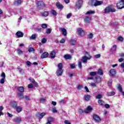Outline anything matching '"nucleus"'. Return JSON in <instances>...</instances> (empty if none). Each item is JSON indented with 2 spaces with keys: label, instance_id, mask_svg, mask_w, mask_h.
Segmentation results:
<instances>
[{
  "label": "nucleus",
  "instance_id": "1",
  "mask_svg": "<svg viewBox=\"0 0 124 124\" xmlns=\"http://www.w3.org/2000/svg\"><path fill=\"white\" fill-rule=\"evenodd\" d=\"M37 8L38 10H42L44 7H46L45 3L43 1H38L37 3Z\"/></svg>",
  "mask_w": 124,
  "mask_h": 124
},
{
  "label": "nucleus",
  "instance_id": "2",
  "mask_svg": "<svg viewBox=\"0 0 124 124\" xmlns=\"http://www.w3.org/2000/svg\"><path fill=\"white\" fill-rule=\"evenodd\" d=\"M109 12H116V9H113L110 7H107L105 9L104 13H109Z\"/></svg>",
  "mask_w": 124,
  "mask_h": 124
},
{
  "label": "nucleus",
  "instance_id": "3",
  "mask_svg": "<svg viewBox=\"0 0 124 124\" xmlns=\"http://www.w3.org/2000/svg\"><path fill=\"white\" fill-rule=\"evenodd\" d=\"M117 7L118 9H123L124 8V0H122L117 4Z\"/></svg>",
  "mask_w": 124,
  "mask_h": 124
},
{
  "label": "nucleus",
  "instance_id": "4",
  "mask_svg": "<svg viewBox=\"0 0 124 124\" xmlns=\"http://www.w3.org/2000/svg\"><path fill=\"white\" fill-rule=\"evenodd\" d=\"M93 119L94 121L97 123H100V122H101V118L96 114L93 115Z\"/></svg>",
  "mask_w": 124,
  "mask_h": 124
},
{
  "label": "nucleus",
  "instance_id": "5",
  "mask_svg": "<svg viewBox=\"0 0 124 124\" xmlns=\"http://www.w3.org/2000/svg\"><path fill=\"white\" fill-rule=\"evenodd\" d=\"M78 31V34L79 36H84L85 35V32H84V30H83L81 28H78L77 30Z\"/></svg>",
  "mask_w": 124,
  "mask_h": 124
},
{
  "label": "nucleus",
  "instance_id": "6",
  "mask_svg": "<svg viewBox=\"0 0 124 124\" xmlns=\"http://www.w3.org/2000/svg\"><path fill=\"white\" fill-rule=\"evenodd\" d=\"M1 77H2V78L0 80V84H4V80H5V73L4 72L2 73Z\"/></svg>",
  "mask_w": 124,
  "mask_h": 124
},
{
  "label": "nucleus",
  "instance_id": "7",
  "mask_svg": "<svg viewBox=\"0 0 124 124\" xmlns=\"http://www.w3.org/2000/svg\"><path fill=\"white\" fill-rule=\"evenodd\" d=\"M82 3H83V1L81 0H78L76 3V7L78 9H80V8H81V6H82Z\"/></svg>",
  "mask_w": 124,
  "mask_h": 124
},
{
  "label": "nucleus",
  "instance_id": "8",
  "mask_svg": "<svg viewBox=\"0 0 124 124\" xmlns=\"http://www.w3.org/2000/svg\"><path fill=\"white\" fill-rule=\"evenodd\" d=\"M14 121L16 124H20L22 122V118L21 117H16L14 119Z\"/></svg>",
  "mask_w": 124,
  "mask_h": 124
},
{
  "label": "nucleus",
  "instance_id": "9",
  "mask_svg": "<svg viewBox=\"0 0 124 124\" xmlns=\"http://www.w3.org/2000/svg\"><path fill=\"white\" fill-rule=\"evenodd\" d=\"M16 35L18 37V38H20V37H23V36H24V34L22 31H18L16 33Z\"/></svg>",
  "mask_w": 124,
  "mask_h": 124
},
{
  "label": "nucleus",
  "instance_id": "10",
  "mask_svg": "<svg viewBox=\"0 0 124 124\" xmlns=\"http://www.w3.org/2000/svg\"><path fill=\"white\" fill-rule=\"evenodd\" d=\"M92 110H93V108H92V107H91L90 106H89L87 107V108H86L84 110V112L85 113H90V112H91L92 111Z\"/></svg>",
  "mask_w": 124,
  "mask_h": 124
},
{
  "label": "nucleus",
  "instance_id": "11",
  "mask_svg": "<svg viewBox=\"0 0 124 124\" xmlns=\"http://www.w3.org/2000/svg\"><path fill=\"white\" fill-rule=\"evenodd\" d=\"M62 72H63L62 69H58L56 72V75H57V76H62Z\"/></svg>",
  "mask_w": 124,
  "mask_h": 124
},
{
  "label": "nucleus",
  "instance_id": "12",
  "mask_svg": "<svg viewBox=\"0 0 124 124\" xmlns=\"http://www.w3.org/2000/svg\"><path fill=\"white\" fill-rule=\"evenodd\" d=\"M109 73L111 75L110 76H112V77H114L115 75H116V70H115V69L110 70Z\"/></svg>",
  "mask_w": 124,
  "mask_h": 124
},
{
  "label": "nucleus",
  "instance_id": "13",
  "mask_svg": "<svg viewBox=\"0 0 124 124\" xmlns=\"http://www.w3.org/2000/svg\"><path fill=\"white\" fill-rule=\"evenodd\" d=\"M83 98L85 101H89L91 99V95L88 94L85 95L84 96Z\"/></svg>",
  "mask_w": 124,
  "mask_h": 124
},
{
  "label": "nucleus",
  "instance_id": "14",
  "mask_svg": "<svg viewBox=\"0 0 124 124\" xmlns=\"http://www.w3.org/2000/svg\"><path fill=\"white\" fill-rule=\"evenodd\" d=\"M51 59H54L55 57H56V52L55 50L51 51L50 53Z\"/></svg>",
  "mask_w": 124,
  "mask_h": 124
},
{
  "label": "nucleus",
  "instance_id": "15",
  "mask_svg": "<svg viewBox=\"0 0 124 124\" xmlns=\"http://www.w3.org/2000/svg\"><path fill=\"white\" fill-rule=\"evenodd\" d=\"M88 60H89V57L87 56H83L81 59V61L83 62L86 63L88 62Z\"/></svg>",
  "mask_w": 124,
  "mask_h": 124
},
{
  "label": "nucleus",
  "instance_id": "16",
  "mask_svg": "<svg viewBox=\"0 0 124 124\" xmlns=\"http://www.w3.org/2000/svg\"><path fill=\"white\" fill-rule=\"evenodd\" d=\"M48 52H45L43 54H42L41 59H45L46 58H48Z\"/></svg>",
  "mask_w": 124,
  "mask_h": 124
},
{
  "label": "nucleus",
  "instance_id": "17",
  "mask_svg": "<svg viewBox=\"0 0 124 124\" xmlns=\"http://www.w3.org/2000/svg\"><path fill=\"white\" fill-rule=\"evenodd\" d=\"M61 31H62V35H64L65 36L66 34H67V32L66 31V29L64 28H61Z\"/></svg>",
  "mask_w": 124,
  "mask_h": 124
},
{
  "label": "nucleus",
  "instance_id": "18",
  "mask_svg": "<svg viewBox=\"0 0 124 124\" xmlns=\"http://www.w3.org/2000/svg\"><path fill=\"white\" fill-rule=\"evenodd\" d=\"M102 3H103V2L102 1H96V2L94 3V6H98V5H101Z\"/></svg>",
  "mask_w": 124,
  "mask_h": 124
},
{
  "label": "nucleus",
  "instance_id": "19",
  "mask_svg": "<svg viewBox=\"0 0 124 124\" xmlns=\"http://www.w3.org/2000/svg\"><path fill=\"white\" fill-rule=\"evenodd\" d=\"M84 22L86 23H90V22H91V17L89 16H86L84 18Z\"/></svg>",
  "mask_w": 124,
  "mask_h": 124
},
{
  "label": "nucleus",
  "instance_id": "20",
  "mask_svg": "<svg viewBox=\"0 0 124 124\" xmlns=\"http://www.w3.org/2000/svg\"><path fill=\"white\" fill-rule=\"evenodd\" d=\"M56 6L60 9H62L63 8V6L62 4H60V2L56 3Z\"/></svg>",
  "mask_w": 124,
  "mask_h": 124
},
{
  "label": "nucleus",
  "instance_id": "21",
  "mask_svg": "<svg viewBox=\"0 0 124 124\" xmlns=\"http://www.w3.org/2000/svg\"><path fill=\"white\" fill-rule=\"evenodd\" d=\"M71 58H72L71 55L69 54H65L64 56V59H65V60H70Z\"/></svg>",
  "mask_w": 124,
  "mask_h": 124
},
{
  "label": "nucleus",
  "instance_id": "22",
  "mask_svg": "<svg viewBox=\"0 0 124 124\" xmlns=\"http://www.w3.org/2000/svg\"><path fill=\"white\" fill-rule=\"evenodd\" d=\"M22 3V0H16L15 1V4L16 5H20Z\"/></svg>",
  "mask_w": 124,
  "mask_h": 124
},
{
  "label": "nucleus",
  "instance_id": "23",
  "mask_svg": "<svg viewBox=\"0 0 124 124\" xmlns=\"http://www.w3.org/2000/svg\"><path fill=\"white\" fill-rule=\"evenodd\" d=\"M117 51V45H114L111 48V52H116Z\"/></svg>",
  "mask_w": 124,
  "mask_h": 124
},
{
  "label": "nucleus",
  "instance_id": "24",
  "mask_svg": "<svg viewBox=\"0 0 124 124\" xmlns=\"http://www.w3.org/2000/svg\"><path fill=\"white\" fill-rule=\"evenodd\" d=\"M95 13V12L94 11H89L87 13H86V15H90L91 14H94Z\"/></svg>",
  "mask_w": 124,
  "mask_h": 124
},
{
  "label": "nucleus",
  "instance_id": "25",
  "mask_svg": "<svg viewBox=\"0 0 124 124\" xmlns=\"http://www.w3.org/2000/svg\"><path fill=\"white\" fill-rule=\"evenodd\" d=\"M12 104V107H13V108H16L17 107V102L14 101V102H12L11 103Z\"/></svg>",
  "mask_w": 124,
  "mask_h": 124
},
{
  "label": "nucleus",
  "instance_id": "26",
  "mask_svg": "<svg viewBox=\"0 0 124 124\" xmlns=\"http://www.w3.org/2000/svg\"><path fill=\"white\" fill-rule=\"evenodd\" d=\"M42 16H44L45 17H47L49 15V12L47 11H45L42 13Z\"/></svg>",
  "mask_w": 124,
  "mask_h": 124
},
{
  "label": "nucleus",
  "instance_id": "27",
  "mask_svg": "<svg viewBox=\"0 0 124 124\" xmlns=\"http://www.w3.org/2000/svg\"><path fill=\"white\" fill-rule=\"evenodd\" d=\"M22 107H20V106L16 107V111L17 112V113H20L21 111H22Z\"/></svg>",
  "mask_w": 124,
  "mask_h": 124
},
{
  "label": "nucleus",
  "instance_id": "28",
  "mask_svg": "<svg viewBox=\"0 0 124 124\" xmlns=\"http://www.w3.org/2000/svg\"><path fill=\"white\" fill-rule=\"evenodd\" d=\"M18 90L20 93H23L24 92V91H25V89L24 88V87L21 86V87H19L18 88Z\"/></svg>",
  "mask_w": 124,
  "mask_h": 124
},
{
  "label": "nucleus",
  "instance_id": "29",
  "mask_svg": "<svg viewBox=\"0 0 124 124\" xmlns=\"http://www.w3.org/2000/svg\"><path fill=\"white\" fill-rule=\"evenodd\" d=\"M107 94L108 96H113V95H115V92L113 91L111 92H109L107 93Z\"/></svg>",
  "mask_w": 124,
  "mask_h": 124
},
{
  "label": "nucleus",
  "instance_id": "30",
  "mask_svg": "<svg viewBox=\"0 0 124 124\" xmlns=\"http://www.w3.org/2000/svg\"><path fill=\"white\" fill-rule=\"evenodd\" d=\"M95 81L96 83H100V82H101V78H100V77L95 78Z\"/></svg>",
  "mask_w": 124,
  "mask_h": 124
},
{
  "label": "nucleus",
  "instance_id": "31",
  "mask_svg": "<svg viewBox=\"0 0 124 124\" xmlns=\"http://www.w3.org/2000/svg\"><path fill=\"white\" fill-rule=\"evenodd\" d=\"M98 103L99 105H104V104H105V103L104 102V101L100 99L98 100Z\"/></svg>",
  "mask_w": 124,
  "mask_h": 124
},
{
  "label": "nucleus",
  "instance_id": "32",
  "mask_svg": "<svg viewBox=\"0 0 124 124\" xmlns=\"http://www.w3.org/2000/svg\"><path fill=\"white\" fill-rule=\"evenodd\" d=\"M70 43L71 44V45H75L76 43V41L75 40H70Z\"/></svg>",
  "mask_w": 124,
  "mask_h": 124
},
{
  "label": "nucleus",
  "instance_id": "33",
  "mask_svg": "<svg viewBox=\"0 0 124 124\" xmlns=\"http://www.w3.org/2000/svg\"><path fill=\"white\" fill-rule=\"evenodd\" d=\"M97 73L99 75H103V71L101 69H99L97 71Z\"/></svg>",
  "mask_w": 124,
  "mask_h": 124
},
{
  "label": "nucleus",
  "instance_id": "34",
  "mask_svg": "<svg viewBox=\"0 0 124 124\" xmlns=\"http://www.w3.org/2000/svg\"><path fill=\"white\" fill-rule=\"evenodd\" d=\"M18 97L20 99H23L24 98V94L22 93H18Z\"/></svg>",
  "mask_w": 124,
  "mask_h": 124
},
{
  "label": "nucleus",
  "instance_id": "35",
  "mask_svg": "<svg viewBox=\"0 0 124 124\" xmlns=\"http://www.w3.org/2000/svg\"><path fill=\"white\" fill-rule=\"evenodd\" d=\"M36 34H32L30 37V39H31L32 40H34V39H36Z\"/></svg>",
  "mask_w": 124,
  "mask_h": 124
},
{
  "label": "nucleus",
  "instance_id": "36",
  "mask_svg": "<svg viewBox=\"0 0 124 124\" xmlns=\"http://www.w3.org/2000/svg\"><path fill=\"white\" fill-rule=\"evenodd\" d=\"M17 69L20 73H25V71L21 68H17Z\"/></svg>",
  "mask_w": 124,
  "mask_h": 124
},
{
  "label": "nucleus",
  "instance_id": "37",
  "mask_svg": "<svg viewBox=\"0 0 124 124\" xmlns=\"http://www.w3.org/2000/svg\"><path fill=\"white\" fill-rule=\"evenodd\" d=\"M51 14L53 15V16H57V12H56L54 10H51Z\"/></svg>",
  "mask_w": 124,
  "mask_h": 124
},
{
  "label": "nucleus",
  "instance_id": "38",
  "mask_svg": "<svg viewBox=\"0 0 124 124\" xmlns=\"http://www.w3.org/2000/svg\"><path fill=\"white\" fill-rule=\"evenodd\" d=\"M117 89L121 93L123 92V89L122 88V86H121V85H118Z\"/></svg>",
  "mask_w": 124,
  "mask_h": 124
},
{
  "label": "nucleus",
  "instance_id": "39",
  "mask_svg": "<svg viewBox=\"0 0 124 124\" xmlns=\"http://www.w3.org/2000/svg\"><path fill=\"white\" fill-rule=\"evenodd\" d=\"M58 69H62V63H60L58 65Z\"/></svg>",
  "mask_w": 124,
  "mask_h": 124
},
{
  "label": "nucleus",
  "instance_id": "40",
  "mask_svg": "<svg viewBox=\"0 0 124 124\" xmlns=\"http://www.w3.org/2000/svg\"><path fill=\"white\" fill-rule=\"evenodd\" d=\"M97 73L95 72H92L90 73V76H95L96 75Z\"/></svg>",
  "mask_w": 124,
  "mask_h": 124
},
{
  "label": "nucleus",
  "instance_id": "41",
  "mask_svg": "<svg viewBox=\"0 0 124 124\" xmlns=\"http://www.w3.org/2000/svg\"><path fill=\"white\" fill-rule=\"evenodd\" d=\"M46 101V99L44 98H41L40 100V102H41V103H44Z\"/></svg>",
  "mask_w": 124,
  "mask_h": 124
},
{
  "label": "nucleus",
  "instance_id": "42",
  "mask_svg": "<svg viewBox=\"0 0 124 124\" xmlns=\"http://www.w3.org/2000/svg\"><path fill=\"white\" fill-rule=\"evenodd\" d=\"M45 115H46V113L45 112H43L40 114V119H42V118H43L44 117V116H45Z\"/></svg>",
  "mask_w": 124,
  "mask_h": 124
},
{
  "label": "nucleus",
  "instance_id": "43",
  "mask_svg": "<svg viewBox=\"0 0 124 124\" xmlns=\"http://www.w3.org/2000/svg\"><path fill=\"white\" fill-rule=\"evenodd\" d=\"M52 31V29H47L46 31V33H47V34H49V33Z\"/></svg>",
  "mask_w": 124,
  "mask_h": 124
},
{
  "label": "nucleus",
  "instance_id": "44",
  "mask_svg": "<svg viewBox=\"0 0 124 124\" xmlns=\"http://www.w3.org/2000/svg\"><path fill=\"white\" fill-rule=\"evenodd\" d=\"M41 42L44 44V43H46V42H47V39H46L45 38H44L42 39Z\"/></svg>",
  "mask_w": 124,
  "mask_h": 124
},
{
  "label": "nucleus",
  "instance_id": "45",
  "mask_svg": "<svg viewBox=\"0 0 124 124\" xmlns=\"http://www.w3.org/2000/svg\"><path fill=\"white\" fill-rule=\"evenodd\" d=\"M112 82H113V80H112V79L108 81V84L109 87H111V86H112Z\"/></svg>",
  "mask_w": 124,
  "mask_h": 124
},
{
  "label": "nucleus",
  "instance_id": "46",
  "mask_svg": "<svg viewBox=\"0 0 124 124\" xmlns=\"http://www.w3.org/2000/svg\"><path fill=\"white\" fill-rule=\"evenodd\" d=\"M96 98H97V99H100V98H102V95H101V94H98L96 96Z\"/></svg>",
  "mask_w": 124,
  "mask_h": 124
},
{
  "label": "nucleus",
  "instance_id": "47",
  "mask_svg": "<svg viewBox=\"0 0 124 124\" xmlns=\"http://www.w3.org/2000/svg\"><path fill=\"white\" fill-rule=\"evenodd\" d=\"M41 27L42 28H43V29H46L47 28V24H43L41 25Z\"/></svg>",
  "mask_w": 124,
  "mask_h": 124
},
{
  "label": "nucleus",
  "instance_id": "48",
  "mask_svg": "<svg viewBox=\"0 0 124 124\" xmlns=\"http://www.w3.org/2000/svg\"><path fill=\"white\" fill-rule=\"evenodd\" d=\"M26 63L28 66H31V62L30 61L26 62Z\"/></svg>",
  "mask_w": 124,
  "mask_h": 124
},
{
  "label": "nucleus",
  "instance_id": "49",
  "mask_svg": "<svg viewBox=\"0 0 124 124\" xmlns=\"http://www.w3.org/2000/svg\"><path fill=\"white\" fill-rule=\"evenodd\" d=\"M29 81H30L31 82V83H32L33 84L35 82V80H34V79L30 78H29Z\"/></svg>",
  "mask_w": 124,
  "mask_h": 124
},
{
  "label": "nucleus",
  "instance_id": "50",
  "mask_svg": "<svg viewBox=\"0 0 124 124\" xmlns=\"http://www.w3.org/2000/svg\"><path fill=\"white\" fill-rule=\"evenodd\" d=\"M78 66L79 68H82V62H78Z\"/></svg>",
  "mask_w": 124,
  "mask_h": 124
},
{
  "label": "nucleus",
  "instance_id": "51",
  "mask_svg": "<svg viewBox=\"0 0 124 124\" xmlns=\"http://www.w3.org/2000/svg\"><path fill=\"white\" fill-rule=\"evenodd\" d=\"M59 103L60 104H63L65 103V100L64 99H62L60 101H59Z\"/></svg>",
  "mask_w": 124,
  "mask_h": 124
},
{
  "label": "nucleus",
  "instance_id": "52",
  "mask_svg": "<svg viewBox=\"0 0 124 124\" xmlns=\"http://www.w3.org/2000/svg\"><path fill=\"white\" fill-rule=\"evenodd\" d=\"M33 51H34V48H32V47H30L28 49V52H33Z\"/></svg>",
  "mask_w": 124,
  "mask_h": 124
},
{
  "label": "nucleus",
  "instance_id": "53",
  "mask_svg": "<svg viewBox=\"0 0 124 124\" xmlns=\"http://www.w3.org/2000/svg\"><path fill=\"white\" fill-rule=\"evenodd\" d=\"M71 16H72V14L71 13H69L66 16L67 19H70Z\"/></svg>",
  "mask_w": 124,
  "mask_h": 124
},
{
  "label": "nucleus",
  "instance_id": "54",
  "mask_svg": "<svg viewBox=\"0 0 124 124\" xmlns=\"http://www.w3.org/2000/svg\"><path fill=\"white\" fill-rule=\"evenodd\" d=\"M28 88H29V89H33V85H32V83L29 84L28 85Z\"/></svg>",
  "mask_w": 124,
  "mask_h": 124
},
{
  "label": "nucleus",
  "instance_id": "55",
  "mask_svg": "<svg viewBox=\"0 0 124 124\" xmlns=\"http://www.w3.org/2000/svg\"><path fill=\"white\" fill-rule=\"evenodd\" d=\"M17 54H18V55H21V54H23V51H22V50L21 49H18Z\"/></svg>",
  "mask_w": 124,
  "mask_h": 124
},
{
  "label": "nucleus",
  "instance_id": "56",
  "mask_svg": "<svg viewBox=\"0 0 124 124\" xmlns=\"http://www.w3.org/2000/svg\"><path fill=\"white\" fill-rule=\"evenodd\" d=\"M83 88V85H78L77 88L78 90H81Z\"/></svg>",
  "mask_w": 124,
  "mask_h": 124
},
{
  "label": "nucleus",
  "instance_id": "57",
  "mask_svg": "<svg viewBox=\"0 0 124 124\" xmlns=\"http://www.w3.org/2000/svg\"><path fill=\"white\" fill-rule=\"evenodd\" d=\"M52 112L53 113H57L58 112L55 107L52 108Z\"/></svg>",
  "mask_w": 124,
  "mask_h": 124
},
{
  "label": "nucleus",
  "instance_id": "58",
  "mask_svg": "<svg viewBox=\"0 0 124 124\" xmlns=\"http://www.w3.org/2000/svg\"><path fill=\"white\" fill-rule=\"evenodd\" d=\"M101 57V55L100 54H97L96 55H94V58H96V59H98L99 58H100Z\"/></svg>",
  "mask_w": 124,
  "mask_h": 124
},
{
  "label": "nucleus",
  "instance_id": "59",
  "mask_svg": "<svg viewBox=\"0 0 124 124\" xmlns=\"http://www.w3.org/2000/svg\"><path fill=\"white\" fill-rule=\"evenodd\" d=\"M118 40L119 41H123V40H124V38L122 36H120L118 38Z\"/></svg>",
  "mask_w": 124,
  "mask_h": 124
},
{
  "label": "nucleus",
  "instance_id": "60",
  "mask_svg": "<svg viewBox=\"0 0 124 124\" xmlns=\"http://www.w3.org/2000/svg\"><path fill=\"white\" fill-rule=\"evenodd\" d=\"M105 108H107V109H109V108H110V105L108 104H106L105 105Z\"/></svg>",
  "mask_w": 124,
  "mask_h": 124
},
{
  "label": "nucleus",
  "instance_id": "61",
  "mask_svg": "<svg viewBox=\"0 0 124 124\" xmlns=\"http://www.w3.org/2000/svg\"><path fill=\"white\" fill-rule=\"evenodd\" d=\"M88 37L89 38H90L91 39H92V38L93 37V33L89 34V35H88Z\"/></svg>",
  "mask_w": 124,
  "mask_h": 124
},
{
  "label": "nucleus",
  "instance_id": "62",
  "mask_svg": "<svg viewBox=\"0 0 124 124\" xmlns=\"http://www.w3.org/2000/svg\"><path fill=\"white\" fill-rule=\"evenodd\" d=\"M33 84L34 87H35L36 88H38V84L37 83V82H36V81H35L33 83Z\"/></svg>",
  "mask_w": 124,
  "mask_h": 124
},
{
  "label": "nucleus",
  "instance_id": "63",
  "mask_svg": "<svg viewBox=\"0 0 124 124\" xmlns=\"http://www.w3.org/2000/svg\"><path fill=\"white\" fill-rule=\"evenodd\" d=\"M64 42H65V39H64V38L62 39L60 41V43H61V44L64 43Z\"/></svg>",
  "mask_w": 124,
  "mask_h": 124
},
{
  "label": "nucleus",
  "instance_id": "64",
  "mask_svg": "<svg viewBox=\"0 0 124 124\" xmlns=\"http://www.w3.org/2000/svg\"><path fill=\"white\" fill-rule=\"evenodd\" d=\"M64 123L65 124H71V123H70L68 120H65Z\"/></svg>",
  "mask_w": 124,
  "mask_h": 124
}]
</instances>
